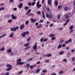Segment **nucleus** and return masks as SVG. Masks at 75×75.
<instances>
[{
    "label": "nucleus",
    "mask_w": 75,
    "mask_h": 75,
    "mask_svg": "<svg viewBox=\"0 0 75 75\" xmlns=\"http://www.w3.org/2000/svg\"><path fill=\"white\" fill-rule=\"evenodd\" d=\"M6 66L7 67H8V68H7L6 71H10L12 69V65H11V64H8L6 65Z\"/></svg>",
    "instance_id": "obj_1"
},
{
    "label": "nucleus",
    "mask_w": 75,
    "mask_h": 75,
    "mask_svg": "<svg viewBox=\"0 0 75 75\" xmlns=\"http://www.w3.org/2000/svg\"><path fill=\"white\" fill-rule=\"evenodd\" d=\"M46 17L48 18H49V19H51L52 17V14H48L47 13L46 15Z\"/></svg>",
    "instance_id": "obj_2"
},
{
    "label": "nucleus",
    "mask_w": 75,
    "mask_h": 75,
    "mask_svg": "<svg viewBox=\"0 0 75 75\" xmlns=\"http://www.w3.org/2000/svg\"><path fill=\"white\" fill-rule=\"evenodd\" d=\"M16 29H18V27L16 26L15 28H10L12 31H16Z\"/></svg>",
    "instance_id": "obj_3"
},
{
    "label": "nucleus",
    "mask_w": 75,
    "mask_h": 75,
    "mask_svg": "<svg viewBox=\"0 0 75 75\" xmlns=\"http://www.w3.org/2000/svg\"><path fill=\"white\" fill-rule=\"evenodd\" d=\"M33 49L34 51L37 49V42H36L35 43L33 46Z\"/></svg>",
    "instance_id": "obj_4"
},
{
    "label": "nucleus",
    "mask_w": 75,
    "mask_h": 75,
    "mask_svg": "<svg viewBox=\"0 0 75 75\" xmlns=\"http://www.w3.org/2000/svg\"><path fill=\"white\" fill-rule=\"evenodd\" d=\"M25 27V26H24V25L22 24L21 25L20 27V30H23L24 29V28Z\"/></svg>",
    "instance_id": "obj_5"
},
{
    "label": "nucleus",
    "mask_w": 75,
    "mask_h": 75,
    "mask_svg": "<svg viewBox=\"0 0 75 75\" xmlns=\"http://www.w3.org/2000/svg\"><path fill=\"white\" fill-rule=\"evenodd\" d=\"M23 4L22 3H20L19 4V5H18V7L20 8H21L22 7H23Z\"/></svg>",
    "instance_id": "obj_6"
},
{
    "label": "nucleus",
    "mask_w": 75,
    "mask_h": 75,
    "mask_svg": "<svg viewBox=\"0 0 75 75\" xmlns=\"http://www.w3.org/2000/svg\"><path fill=\"white\" fill-rule=\"evenodd\" d=\"M30 20L32 23H35L36 22V21H37V20L36 19H34L33 18H31L30 19Z\"/></svg>",
    "instance_id": "obj_7"
},
{
    "label": "nucleus",
    "mask_w": 75,
    "mask_h": 75,
    "mask_svg": "<svg viewBox=\"0 0 75 75\" xmlns=\"http://www.w3.org/2000/svg\"><path fill=\"white\" fill-rule=\"evenodd\" d=\"M21 36L22 37H25L26 36V35L25 33V32H24L21 34Z\"/></svg>",
    "instance_id": "obj_8"
},
{
    "label": "nucleus",
    "mask_w": 75,
    "mask_h": 75,
    "mask_svg": "<svg viewBox=\"0 0 75 75\" xmlns=\"http://www.w3.org/2000/svg\"><path fill=\"white\" fill-rule=\"evenodd\" d=\"M11 17H12V20H14V19H16L17 18V16H14V15L13 14L12 15Z\"/></svg>",
    "instance_id": "obj_9"
},
{
    "label": "nucleus",
    "mask_w": 75,
    "mask_h": 75,
    "mask_svg": "<svg viewBox=\"0 0 75 75\" xmlns=\"http://www.w3.org/2000/svg\"><path fill=\"white\" fill-rule=\"evenodd\" d=\"M54 4L56 6H57L58 5V2L57 0L55 1L54 2Z\"/></svg>",
    "instance_id": "obj_10"
},
{
    "label": "nucleus",
    "mask_w": 75,
    "mask_h": 75,
    "mask_svg": "<svg viewBox=\"0 0 75 75\" xmlns=\"http://www.w3.org/2000/svg\"><path fill=\"white\" fill-rule=\"evenodd\" d=\"M52 3V1L51 0H48L47 1V3L49 5H51Z\"/></svg>",
    "instance_id": "obj_11"
},
{
    "label": "nucleus",
    "mask_w": 75,
    "mask_h": 75,
    "mask_svg": "<svg viewBox=\"0 0 75 75\" xmlns=\"http://www.w3.org/2000/svg\"><path fill=\"white\" fill-rule=\"evenodd\" d=\"M17 65H19L20 64L21 65H23L24 64V62H17Z\"/></svg>",
    "instance_id": "obj_12"
},
{
    "label": "nucleus",
    "mask_w": 75,
    "mask_h": 75,
    "mask_svg": "<svg viewBox=\"0 0 75 75\" xmlns=\"http://www.w3.org/2000/svg\"><path fill=\"white\" fill-rule=\"evenodd\" d=\"M42 17L43 18L45 19V14L43 12V11L42 12Z\"/></svg>",
    "instance_id": "obj_13"
},
{
    "label": "nucleus",
    "mask_w": 75,
    "mask_h": 75,
    "mask_svg": "<svg viewBox=\"0 0 75 75\" xmlns=\"http://www.w3.org/2000/svg\"><path fill=\"white\" fill-rule=\"evenodd\" d=\"M13 35H14V33H12L10 35H9V37H13Z\"/></svg>",
    "instance_id": "obj_14"
},
{
    "label": "nucleus",
    "mask_w": 75,
    "mask_h": 75,
    "mask_svg": "<svg viewBox=\"0 0 75 75\" xmlns=\"http://www.w3.org/2000/svg\"><path fill=\"white\" fill-rule=\"evenodd\" d=\"M52 54L50 53L47 54V57H51L52 56Z\"/></svg>",
    "instance_id": "obj_15"
},
{
    "label": "nucleus",
    "mask_w": 75,
    "mask_h": 75,
    "mask_svg": "<svg viewBox=\"0 0 75 75\" xmlns=\"http://www.w3.org/2000/svg\"><path fill=\"white\" fill-rule=\"evenodd\" d=\"M64 53V51H62L59 52V55H62Z\"/></svg>",
    "instance_id": "obj_16"
},
{
    "label": "nucleus",
    "mask_w": 75,
    "mask_h": 75,
    "mask_svg": "<svg viewBox=\"0 0 75 75\" xmlns=\"http://www.w3.org/2000/svg\"><path fill=\"white\" fill-rule=\"evenodd\" d=\"M34 13H30L29 14V16H32V17H34Z\"/></svg>",
    "instance_id": "obj_17"
},
{
    "label": "nucleus",
    "mask_w": 75,
    "mask_h": 75,
    "mask_svg": "<svg viewBox=\"0 0 75 75\" xmlns=\"http://www.w3.org/2000/svg\"><path fill=\"white\" fill-rule=\"evenodd\" d=\"M37 8H40L41 7H42V5H41V4H39L37 5Z\"/></svg>",
    "instance_id": "obj_18"
},
{
    "label": "nucleus",
    "mask_w": 75,
    "mask_h": 75,
    "mask_svg": "<svg viewBox=\"0 0 75 75\" xmlns=\"http://www.w3.org/2000/svg\"><path fill=\"white\" fill-rule=\"evenodd\" d=\"M40 70H41V69H37L36 71V73H38L40 71Z\"/></svg>",
    "instance_id": "obj_19"
},
{
    "label": "nucleus",
    "mask_w": 75,
    "mask_h": 75,
    "mask_svg": "<svg viewBox=\"0 0 75 75\" xmlns=\"http://www.w3.org/2000/svg\"><path fill=\"white\" fill-rule=\"evenodd\" d=\"M64 11H67L68 10V7H67V6H65L64 8Z\"/></svg>",
    "instance_id": "obj_20"
},
{
    "label": "nucleus",
    "mask_w": 75,
    "mask_h": 75,
    "mask_svg": "<svg viewBox=\"0 0 75 75\" xmlns=\"http://www.w3.org/2000/svg\"><path fill=\"white\" fill-rule=\"evenodd\" d=\"M6 34H5L3 35H2L1 36H0V38H2V37H6Z\"/></svg>",
    "instance_id": "obj_21"
},
{
    "label": "nucleus",
    "mask_w": 75,
    "mask_h": 75,
    "mask_svg": "<svg viewBox=\"0 0 75 75\" xmlns=\"http://www.w3.org/2000/svg\"><path fill=\"white\" fill-rule=\"evenodd\" d=\"M7 51L8 52H9V53H10L11 52V51H12V49H9L8 50H7Z\"/></svg>",
    "instance_id": "obj_22"
},
{
    "label": "nucleus",
    "mask_w": 75,
    "mask_h": 75,
    "mask_svg": "<svg viewBox=\"0 0 75 75\" xmlns=\"http://www.w3.org/2000/svg\"><path fill=\"white\" fill-rule=\"evenodd\" d=\"M59 74H64V72L63 71L61 70L59 72Z\"/></svg>",
    "instance_id": "obj_23"
},
{
    "label": "nucleus",
    "mask_w": 75,
    "mask_h": 75,
    "mask_svg": "<svg viewBox=\"0 0 75 75\" xmlns=\"http://www.w3.org/2000/svg\"><path fill=\"white\" fill-rule=\"evenodd\" d=\"M62 47V45H59L58 47V48L59 49H60Z\"/></svg>",
    "instance_id": "obj_24"
},
{
    "label": "nucleus",
    "mask_w": 75,
    "mask_h": 75,
    "mask_svg": "<svg viewBox=\"0 0 75 75\" xmlns=\"http://www.w3.org/2000/svg\"><path fill=\"white\" fill-rule=\"evenodd\" d=\"M42 26V25H41V24H39V25L37 26V28H40V27H41Z\"/></svg>",
    "instance_id": "obj_25"
},
{
    "label": "nucleus",
    "mask_w": 75,
    "mask_h": 75,
    "mask_svg": "<svg viewBox=\"0 0 75 75\" xmlns=\"http://www.w3.org/2000/svg\"><path fill=\"white\" fill-rule=\"evenodd\" d=\"M31 9L29 10L28 12L26 13V15H27L28 14H29V13H30V12H31Z\"/></svg>",
    "instance_id": "obj_26"
},
{
    "label": "nucleus",
    "mask_w": 75,
    "mask_h": 75,
    "mask_svg": "<svg viewBox=\"0 0 75 75\" xmlns=\"http://www.w3.org/2000/svg\"><path fill=\"white\" fill-rule=\"evenodd\" d=\"M18 60H17V62H21V59L18 58Z\"/></svg>",
    "instance_id": "obj_27"
},
{
    "label": "nucleus",
    "mask_w": 75,
    "mask_h": 75,
    "mask_svg": "<svg viewBox=\"0 0 75 75\" xmlns=\"http://www.w3.org/2000/svg\"><path fill=\"white\" fill-rule=\"evenodd\" d=\"M47 72V71L46 69L42 71V73H45V72Z\"/></svg>",
    "instance_id": "obj_28"
},
{
    "label": "nucleus",
    "mask_w": 75,
    "mask_h": 75,
    "mask_svg": "<svg viewBox=\"0 0 75 75\" xmlns=\"http://www.w3.org/2000/svg\"><path fill=\"white\" fill-rule=\"evenodd\" d=\"M25 34H27V35H28L30 33V32L28 31H27L26 32H25Z\"/></svg>",
    "instance_id": "obj_29"
},
{
    "label": "nucleus",
    "mask_w": 75,
    "mask_h": 75,
    "mask_svg": "<svg viewBox=\"0 0 75 75\" xmlns=\"http://www.w3.org/2000/svg\"><path fill=\"white\" fill-rule=\"evenodd\" d=\"M71 58V59H72V61H75V57H72Z\"/></svg>",
    "instance_id": "obj_30"
},
{
    "label": "nucleus",
    "mask_w": 75,
    "mask_h": 75,
    "mask_svg": "<svg viewBox=\"0 0 75 75\" xmlns=\"http://www.w3.org/2000/svg\"><path fill=\"white\" fill-rule=\"evenodd\" d=\"M28 8H29L28 6H25V9L26 10H28Z\"/></svg>",
    "instance_id": "obj_31"
},
{
    "label": "nucleus",
    "mask_w": 75,
    "mask_h": 75,
    "mask_svg": "<svg viewBox=\"0 0 75 75\" xmlns=\"http://www.w3.org/2000/svg\"><path fill=\"white\" fill-rule=\"evenodd\" d=\"M33 59L32 58H29L27 60V61H32Z\"/></svg>",
    "instance_id": "obj_32"
},
{
    "label": "nucleus",
    "mask_w": 75,
    "mask_h": 75,
    "mask_svg": "<svg viewBox=\"0 0 75 75\" xmlns=\"http://www.w3.org/2000/svg\"><path fill=\"white\" fill-rule=\"evenodd\" d=\"M30 37L28 38L27 39V40H26V41H27V42H29V41H30Z\"/></svg>",
    "instance_id": "obj_33"
},
{
    "label": "nucleus",
    "mask_w": 75,
    "mask_h": 75,
    "mask_svg": "<svg viewBox=\"0 0 75 75\" xmlns=\"http://www.w3.org/2000/svg\"><path fill=\"white\" fill-rule=\"evenodd\" d=\"M35 3H36L35 2H33L32 3V6H34L35 4Z\"/></svg>",
    "instance_id": "obj_34"
},
{
    "label": "nucleus",
    "mask_w": 75,
    "mask_h": 75,
    "mask_svg": "<svg viewBox=\"0 0 75 75\" xmlns=\"http://www.w3.org/2000/svg\"><path fill=\"white\" fill-rule=\"evenodd\" d=\"M2 10H4V8H0V11H2Z\"/></svg>",
    "instance_id": "obj_35"
},
{
    "label": "nucleus",
    "mask_w": 75,
    "mask_h": 75,
    "mask_svg": "<svg viewBox=\"0 0 75 75\" xmlns=\"http://www.w3.org/2000/svg\"><path fill=\"white\" fill-rule=\"evenodd\" d=\"M74 28V26L73 25H71L70 27V30H72V29H73V28Z\"/></svg>",
    "instance_id": "obj_36"
},
{
    "label": "nucleus",
    "mask_w": 75,
    "mask_h": 75,
    "mask_svg": "<svg viewBox=\"0 0 75 75\" xmlns=\"http://www.w3.org/2000/svg\"><path fill=\"white\" fill-rule=\"evenodd\" d=\"M68 42H69V43H70V42H71L72 39H70V40H69L68 41Z\"/></svg>",
    "instance_id": "obj_37"
},
{
    "label": "nucleus",
    "mask_w": 75,
    "mask_h": 75,
    "mask_svg": "<svg viewBox=\"0 0 75 75\" xmlns=\"http://www.w3.org/2000/svg\"><path fill=\"white\" fill-rule=\"evenodd\" d=\"M50 37H54V34H52L50 35Z\"/></svg>",
    "instance_id": "obj_38"
},
{
    "label": "nucleus",
    "mask_w": 75,
    "mask_h": 75,
    "mask_svg": "<svg viewBox=\"0 0 75 75\" xmlns=\"http://www.w3.org/2000/svg\"><path fill=\"white\" fill-rule=\"evenodd\" d=\"M29 23V21L27 20V21H26L25 22V24H26V25H27Z\"/></svg>",
    "instance_id": "obj_39"
},
{
    "label": "nucleus",
    "mask_w": 75,
    "mask_h": 75,
    "mask_svg": "<svg viewBox=\"0 0 75 75\" xmlns=\"http://www.w3.org/2000/svg\"><path fill=\"white\" fill-rule=\"evenodd\" d=\"M30 65V64L29 63H28L26 65V67L27 68H29Z\"/></svg>",
    "instance_id": "obj_40"
},
{
    "label": "nucleus",
    "mask_w": 75,
    "mask_h": 75,
    "mask_svg": "<svg viewBox=\"0 0 75 75\" xmlns=\"http://www.w3.org/2000/svg\"><path fill=\"white\" fill-rule=\"evenodd\" d=\"M29 45V43L26 44L24 45V47H27Z\"/></svg>",
    "instance_id": "obj_41"
},
{
    "label": "nucleus",
    "mask_w": 75,
    "mask_h": 75,
    "mask_svg": "<svg viewBox=\"0 0 75 75\" xmlns=\"http://www.w3.org/2000/svg\"><path fill=\"white\" fill-rule=\"evenodd\" d=\"M65 17L66 18L68 19V18H69V16H68V15H67L65 16Z\"/></svg>",
    "instance_id": "obj_42"
},
{
    "label": "nucleus",
    "mask_w": 75,
    "mask_h": 75,
    "mask_svg": "<svg viewBox=\"0 0 75 75\" xmlns=\"http://www.w3.org/2000/svg\"><path fill=\"white\" fill-rule=\"evenodd\" d=\"M55 39H56V38L54 37H52L51 38V40H55Z\"/></svg>",
    "instance_id": "obj_43"
},
{
    "label": "nucleus",
    "mask_w": 75,
    "mask_h": 75,
    "mask_svg": "<svg viewBox=\"0 0 75 75\" xmlns=\"http://www.w3.org/2000/svg\"><path fill=\"white\" fill-rule=\"evenodd\" d=\"M62 7V5H60L58 6V9H60V8H61Z\"/></svg>",
    "instance_id": "obj_44"
},
{
    "label": "nucleus",
    "mask_w": 75,
    "mask_h": 75,
    "mask_svg": "<svg viewBox=\"0 0 75 75\" xmlns=\"http://www.w3.org/2000/svg\"><path fill=\"white\" fill-rule=\"evenodd\" d=\"M44 22V21L43 20H40V21H39V23H43Z\"/></svg>",
    "instance_id": "obj_45"
},
{
    "label": "nucleus",
    "mask_w": 75,
    "mask_h": 75,
    "mask_svg": "<svg viewBox=\"0 0 75 75\" xmlns=\"http://www.w3.org/2000/svg\"><path fill=\"white\" fill-rule=\"evenodd\" d=\"M37 14H41V11H37Z\"/></svg>",
    "instance_id": "obj_46"
},
{
    "label": "nucleus",
    "mask_w": 75,
    "mask_h": 75,
    "mask_svg": "<svg viewBox=\"0 0 75 75\" xmlns=\"http://www.w3.org/2000/svg\"><path fill=\"white\" fill-rule=\"evenodd\" d=\"M60 15H57V18L58 20H59V19H60Z\"/></svg>",
    "instance_id": "obj_47"
},
{
    "label": "nucleus",
    "mask_w": 75,
    "mask_h": 75,
    "mask_svg": "<svg viewBox=\"0 0 75 75\" xmlns=\"http://www.w3.org/2000/svg\"><path fill=\"white\" fill-rule=\"evenodd\" d=\"M47 54H45L43 55L42 57H44L45 58V57H47Z\"/></svg>",
    "instance_id": "obj_48"
},
{
    "label": "nucleus",
    "mask_w": 75,
    "mask_h": 75,
    "mask_svg": "<svg viewBox=\"0 0 75 75\" xmlns=\"http://www.w3.org/2000/svg\"><path fill=\"white\" fill-rule=\"evenodd\" d=\"M49 60H46L45 61V62H46V63H49Z\"/></svg>",
    "instance_id": "obj_49"
},
{
    "label": "nucleus",
    "mask_w": 75,
    "mask_h": 75,
    "mask_svg": "<svg viewBox=\"0 0 75 75\" xmlns=\"http://www.w3.org/2000/svg\"><path fill=\"white\" fill-rule=\"evenodd\" d=\"M30 67L31 69H32L34 68V66L33 65H31L30 66Z\"/></svg>",
    "instance_id": "obj_50"
},
{
    "label": "nucleus",
    "mask_w": 75,
    "mask_h": 75,
    "mask_svg": "<svg viewBox=\"0 0 75 75\" xmlns=\"http://www.w3.org/2000/svg\"><path fill=\"white\" fill-rule=\"evenodd\" d=\"M12 21H13V20H9L8 21V23H11V22H12Z\"/></svg>",
    "instance_id": "obj_51"
},
{
    "label": "nucleus",
    "mask_w": 75,
    "mask_h": 75,
    "mask_svg": "<svg viewBox=\"0 0 75 75\" xmlns=\"http://www.w3.org/2000/svg\"><path fill=\"white\" fill-rule=\"evenodd\" d=\"M4 50H5V48H4V47H3V48L1 49V51H4Z\"/></svg>",
    "instance_id": "obj_52"
},
{
    "label": "nucleus",
    "mask_w": 75,
    "mask_h": 75,
    "mask_svg": "<svg viewBox=\"0 0 75 75\" xmlns=\"http://www.w3.org/2000/svg\"><path fill=\"white\" fill-rule=\"evenodd\" d=\"M74 31V29H71L70 32V34H71L72 33L71 32H73Z\"/></svg>",
    "instance_id": "obj_53"
},
{
    "label": "nucleus",
    "mask_w": 75,
    "mask_h": 75,
    "mask_svg": "<svg viewBox=\"0 0 75 75\" xmlns=\"http://www.w3.org/2000/svg\"><path fill=\"white\" fill-rule=\"evenodd\" d=\"M47 40L48 39L45 38L43 40V41H44V42H45V41H47Z\"/></svg>",
    "instance_id": "obj_54"
},
{
    "label": "nucleus",
    "mask_w": 75,
    "mask_h": 75,
    "mask_svg": "<svg viewBox=\"0 0 75 75\" xmlns=\"http://www.w3.org/2000/svg\"><path fill=\"white\" fill-rule=\"evenodd\" d=\"M39 4H40V1H38L37 2V6L38 5H39Z\"/></svg>",
    "instance_id": "obj_55"
},
{
    "label": "nucleus",
    "mask_w": 75,
    "mask_h": 75,
    "mask_svg": "<svg viewBox=\"0 0 75 75\" xmlns=\"http://www.w3.org/2000/svg\"><path fill=\"white\" fill-rule=\"evenodd\" d=\"M63 61L65 62H67V59H63Z\"/></svg>",
    "instance_id": "obj_56"
},
{
    "label": "nucleus",
    "mask_w": 75,
    "mask_h": 75,
    "mask_svg": "<svg viewBox=\"0 0 75 75\" xmlns=\"http://www.w3.org/2000/svg\"><path fill=\"white\" fill-rule=\"evenodd\" d=\"M65 43L66 44H68L69 43L68 42V41H66V42H65Z\"/></svg>",
    "instance_id": "obj_57"
},
{
    "label": "nucleus",
    "mask_w": 75,
    "mask_h": 75,
    "mask_svg": "<svg viewBox=\"0 0 75 75\" xmlns=\"http://www.w3.org/2000/svg\"><path fill=\"white\" fill-rule=\"evenodd\" d=\"M28 6H31L32 5V4L31 3H29L28 4Z\"/></svg>",
    "instance_id": "obj_58"
},
{
    "label": "nucleus",
    "mask_w": 75,
    "mask_h": 75,
    "mask_svg": "<svg viewBox=\"0 0 75 75\" xmlns=\"http://www.w3.org/2000/svg\"><path fill=\"white\" fill-rule=\"evenodd\" d=\"M5 75H9V72H6L5 74Z\"/></svg>",
    "instance_id": "obj_59"
},
{
    "label": "nucleus",
    "mask_w": 75,
    "mask_h": 75,
    "mask_svg": "<svg viewBox=\"0 0 75 75\" xmlns=\"http://www.w3.org/2000/svg\"><path fill=\"white\" fill-rule=\"evenodd\" d=\"M23 71H21L19 72V74H22Z\"/></svg>",
    "instance_id": "obj_60"
},
{
    "label": "nucleus",
    "mask_w": 75,
    "mask_h": 75,
    "mask_svg": "<svg viewBox=\"0 0 75 75\" xmlns=\"http://www.w3.org/2000/svg\"><path fill=\"white\" fill-rule=\"evenodd\" d=\"M50 11V8H49V7H48L47 8V11Z\"/></svg>",
    "instance_id": "obj_61"
},
{
    "label": "nucleus",
    "mask_w": 75,
    "mask_h": 75,
    "mask_svg": "<svg viewBox=\"0 0 75 75\" xmlns=\"http://www.w3.org/2000/svg\"><path fill=\"white\" fill-rule=\"evenodd\" d=\"M43 38H42L41 39H40V41L41 42H42V41H43Z\"/></svg>",
    "instance_id": "obj_62"
},
{
    "label": "nucleus",
    "mask_w": 75,
    "mask_h": 75,
    "mask_svg": "<svg viewBox=\"0 0 75 75\" xmlns=\"http://www.w3.org/2000/svg\"><path fill=\"white\" fill-rule=\"evenodd\" d=\"M51 75H57V74L55 73H53L51 74Z\"/></svg>",
    "instance_id": "obj_63"
},
{
    "label": "nucleus",
    "mask_w": 75,
    "mask_h": 75,
    "mask_svg": "<svg viewBox=\"0 0 75 75\" xmlns=\"http://www.w3.org/2000/svg\"><path fill=\"white\" fill-rule=\"evenodd\" d=\"M65 46H66V45H65V44H64L62 45V47H65Z\"/></svg>",
    "instance_id": "obj_64"
}]
</instances>
